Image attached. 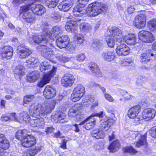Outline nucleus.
I'll return each instance as SVG.
<instances>
[{"mask_svg":"<svg viewBox=\"0 0 156 156\" xmlns=\"http://www.w3.org/2000/svg\"><path fill=\"white\" fill-rule=\"evenodd\" d=\"M21 7L20 8V13H23V18L25 22L32 24L34 23L36 20L35 16L32 12H29L30 10L24 11L21 12Z\"/></svg>","mask_w":156,"mask_h":156,"instance_id":"6ab92c4d","label":"nucleus"},{"mask_svg":"<svg viewBox=\"0 0 156 156\" xmlns=\"http://www.w3.org/2000/svg\"><path fill=\"white\" fill-rule=\"evenodd\" d=\"M104 96L105 98L108 101L110 102H113L114 99L112 96L109 94L105 93Z\"/></svg>","mask_w":156,"mask_h":156,"instance_id":"4d7b16f0","label":"nucleus"},{"mask_svg":"<svg viewBox=\"0 0 156 156\" xmlns=\"http://www.w3.org/2000/svg\"><path fill=\"white\" fill-rule=\"evenodd\" d=\"M101 44L100 43L99 40L97 39L94 40L93 43L92 44V47L95 50H98L101 48Z\"/></svg>","mask_w":156,"mask_h":156,"instance_id":"a18cd8bd","label":"nucleus"},{"mask_svg":"<svg viewBox=\"0 0 156 156\" xmlns=\"http://www.w3.org/2000/svg\"><path fill=\"white\" fill-rule=\"evenodd\" d=\"M26 0H14L13 2L16 5H19L20 4H22Z\"/></svg>","mask_w":156,"mask_h":156,"instance_id":"0e129e2a","label":"nucleus"},{"mask_svg":"<svg viewBox=\"0 0 156 156\" xmlns=\"http://www.w3.org/2000/svg\"><path fill=\"white\" fill-rule=\"evenodd\" d=\"M40 76L39 72L38 71H34L29 74L27 79L29 82L33 83L37 80Z\"/></svg>","mask_w":156,"mask_h":156,"instance_id":"7c9ffc66","label":"nucleus"},{"mask_svg":"<svg viewBox=\"0 0 156 156\" xmlns=\"http://www.w3.org/2000/svg\"><path fill=\"white\" fill-rule=\"evenodd\" d=\"M28 135L27 130H19L17 132L16 134V137L17 139L23 141Z\"/></svg>","mask_w":156,"mask_h":156,"instance_id":"473e14b6","label":"nucleus"},{"mask_svg":"<svg viewBox=\"0 0 156 156\" xmlns=\"http://www.w3.org/2000/svg\"><path fill=\"white\" fill-rule=\"evenodd\" d=\"M72 6V4L68 1L60 3L58 6V9L61 11H68Z\"/></svg>","mask_w":156,"mask_h":156,"instance_id":"72a5a7b5","label":"nucleus"},{"mask_svg":"<svg viewBox=\"0 0 156 156\" xmlns=\"http://www.w3.org/2000/svg\"><path fill=\"white\" fill-rule=\"evenodd\" d=\"M56 58L60 61L65 62L68 61V58L65 56H63L61 54H58L57 55Z\"/></svg>","mask_w":156,"mask_h":156,"instance_id":"09e8293b","label":"nucleus"},{"mask_svg":"<svg viewBox=\"0 0 156 156\" xmlns=\"http://www.w3.org/2000/svg\"><path fill=\"white\" fill-rule=\"evenodd\" d=\"M94 101V97L91 95H88L82 99V104L83 105L88 107L90 105L91 108H94L97 106L98 102L97 101Z\"/></svg>","mask_w":156,"mask_h":156,"instance_id":"ddd939ff","label":"nucleus"},{"mask_svg":"<svg viewBox=\"0 0 156 156\" xmlns=\"http://www.w3.org/2000/svg\"><path fill=\"white\" fill-rule=\"evenodd\" d=\"M53 13L51 16V18L53 19V20L55 22H57L60 20L61 18L60 15L56 13Z\"/></svg>","mask_w":156,"mask_h":156,"instance_id":"864d4df0","label":"nucleus"},{"mask_svg":"<svg viewBox=\"0 0 156 156\" xmlns=\"http://www.w3.org/2000/svg\"><path fill=\"white\" fill-rule=\"evenodd\" d=\"M130 50L129 48L123 42L120 43L116 49V53L119 56H126L128 55L129 53Z\"/></svg>","mask_w":156,"mask_h":156,"instance_id":"4468645a","label":"nucleus"},{"mask_svg":"<svg viewBox=\"0 0 156 156\" xmlns=\"http://www.w3.org/2000/svg\"><path fill=\"white\" fill-rule=\"evenodd\" d=\"M16 118L17 120H16V121H25V122L29 121L30 117L27 114V112L23 111L17 115L16 114Z\"/></svg>","mask_w":156,"mask_h":156,"instance_id":"c85d7f7f","label":"nucleus"},{"mask_svg":"<svg viewBox=\"0 0 156 156\" xmlns=\"http://www.w3.org/2000/svg\"><path fill=\"white\" fill-rule=\"evenodd\" d=\"M74 39L77 43L81 44L84 41V36L81 34H78L75 36Z\"/></svg>","mask_w":156,"mask_h":156,"instance_id":"c03bdc74","label":"nucleus"},{"mask_svg":"<svg viewBox=\"0 0 156 156\" xmlns=\"http://www.w3.org/2000/svg\"><path fill=\"white\" fill-rule=\"evenodd\" d=\"M24 69L23 66L20 65L17 66L14 71V73L20 76L24 74Z\"/></svg>","mask_w":156,"mask_h":156,"instance_id":"a19ab883","label":"nucleus"},{"mask_svg":"<svg viewBox=\"0 0 156 156\" xmlns=\"http://www.w3.org/2000/svg\"><path fill=\"white\" fill-rule=\"evenodd\" d=\"M66 50L69 53H73L75 50V45L70 44L66 48Z\"/></svg>","mask_w":156,"mask_h":156,"instance_id":"8fccbe9b","label":"nucleus"},{"mask_svg":"<svg viewBox=\"0 0 156 156\" xmlns=\"http://www.w3.org/2000/svg\"><path fill=\"white\" fill-rule=\"evenodd\" d=\"M106 110L108 112L111 113V116L112 118H111L110 117H108L106 116L107 117H108L109 119H112L114 118H115V120L113 123H114L115 122L116 120V119L114 117V114L113 113L114 111L113 109L111 108H106Z\"/></svg>","mask_w":156,"mask_h":156,"instance_id":"5fc2aeb1","label":"nucleus"},{"mask_svg":"<svg viewBox=\"0 0 156 156\" xmlns=\"http://www.w3.org/2000/svg\"><path fill=\"white\" fill-rule=\"evenodd\" d=\"M18 56L21 58L27 57L32 53L30 50L25 46H19L17 50Z\"/></svg>","mask_w":156,"mask_h":156,"instance_id":"2eb2a0df","label":"nucleus"},{"mask_svg":"<svg viewBox=\"0 0 156 156\" xmlns=\"http://www.w3.org/2000/svg\"><path fill=\"white\" fill-rule=\"evenodd\" d=\"M91 72L96 76L101 77L102 74L99 69L97 65L94 62H91L89 66Z\"/></svg>","mask_w":156,"mask_h":156,"instance_id":"c756f323","label":"nucleus"},{"mask_svg":"<svg viewBox=\"0 0 156 156\" xmlns=\"http://www.w3.org/2000/svg\"><path fill=\"white\" fill-rule=\"evenodd\" d=\"M123 150L124 152L128 153L131 154H135L137 152V151L131 146L126 147H124L123 148Z\"/></svg>","mask_w":156,"mask_h":156,"instance_id":"49530a36","label":"nucleus"},{"mask_svg":"<svg viewBox=\"0 0 156 156\" xmlns=\"http://www.w3.org/2000/svg\"><path fill=\"white\" fill-rule=\"evenodd\" d=\"M51 66L47 62H43L41 63L40 66V70L43 73H46L44 74L42 79L38 81L37 83L38 87H42L48 83L51 78L55 74L56 68L53 66L51 70Z\"/></svg>","mask_w":156,"mask_h":156,"instance_id":"39448f33","label":"nucleus"},{"mask_svg":"<svg viewBox=\"0 0 156 156\" xmlns=\"http://www.w3.org/2000/svg\"><path fill=\"white\" fill-rule=\"evenodd\" d=\"M148 27L151 31H156V19L149 21L147 23Z\"/></svg>","mask_w":156,"mask_h":156,"instance_id":"ea45409f","label":"nucleus"},{"mask_svg":"<svg viewBox=\"0 0 156 156\" xmlns=\"http://www.w3.org/2000/svg\"><path fill=\"white\" fill-rule=\"evenodd\" d=\"M86 58V55L84 54L80 53L77 55L76 57V59L79 62H82Z\"/></svg>","mask_w":156,"mask_h":156,"instance_id":"6e6d98bb","label":"nucleus"},{"mask_svg":"<svg viewBox=\"0 0 156 156\" xmlns=\"http://www.w3.org/2000/svg\"><path fill=\"white\" fill-rule=\"evenodd\" d=\"M139 39L142 42L151 43L154 40L153 35L150 32L146 30H142L138 34Z\"/></svg>","mask_w":156,"mask_h":156,"instance_id":"9b49d317","label":"nucleus"},{"mask_svg":"<svg viewBox=\"0 0 156 156\" xmlns=\"http://www.w3.org/2000/svg\"><path fill=\"white\" fill-rule=\"evenodd\" d=\"M108 135L109 136V140L111 141L114 139V136L113 134V132L111 129V131H108Z\"/></svg>","mask_w":156,"mask_h":156,"instance_id":"bf43d9fd","label":"nucleus"},{"mask_svg":"<svg viewBox=\"0 0 156 156\" xmlns=\"http://www.w3.org/2000/svg\"><path fill=\"white\" fill-rule=\"evenodd\" d=\"M38 64V59L35 57H32L27 61L25 65L29 68H33L37 66Z\"/></svg>","mask_w":156,"mask_h":156,"instance_id":"f704fd0d","label":"nucleus"},{"mask_svg":"<svg viewBox=\"0 0 156 156\" xmlns=\"http://www.w3.org/2000/svg\"><path fill=\"white\" fill-rule=\"evenodd\" d=\"M156 112L155 110L152 108L145 109L143 111L141 115H139L138 119L140 120H150L154 118Z\"/></svg>","mask_w":156,"mask_h":156,"instance_id":"9d476101","label":"nucleus"},{"mask_svg":"<svg viewBox=\"0 0 156 156\" xmlns=\"http://www.w3.org/2000/svg\"><path fill=\"white\" fill-rule=\"evenodd\" d=\"M102 56L103 58L108 61H111L115 57V53L113 51H106L103 52Z\"/></svg>","mask_w":156,"mask_h":156,"instance_id":"2f4dec72","label":"nucleus"},{"mask_svg":"<svg viewBox=\"0 0 156 156\" xmlns=\"http://www.w3.org/2000/svg\"><path fill=\"white\" fill-rule=\"evenodd\" d=\"M154 54L152 50H146L140 55V60L142 62L146 63L150 61L152 58L154 57Z\"/></svg>","mask_w":156,"mask_h":156,"instance_id":"a211bd4d","label":"nucleus"},{"mask_svg":"<svg viewBox=\"0 0 156 156\" xmlns=\"http://www.w3.org/2000/svg\"><path fill=\"white\" fill-rule=\"evenodd\" d=\"M135 9L134 7L133 6H131L129 7L128 9V12L129 14H131L134 11Z\"/></svg>","mask_w":156,"mask_h":156,"instance_id":"69168bd1","label":"nucleus"},{"mask_svg":"<svg viewBox=\"0 0 156 156\" xmlns=\"http://www.w3.org/2000/svg\"><path fill=\"white\" fill-rule=\"evenodd\" d=\"M110 35L106 38V41L108 46L110 48H113L116 42L122 43V32L119 28L115 27H112L108 29Z\"/></svg>","mask_w":156,"mask_h":156,"instance_id":"423d86ee","label":"nucleus"},{"mask_svg":"<svg viewBox=\"0 0 156 156\" xmlns=\"http://www.w3.org/2000/svg\"><path fill=\"white\" fill-rule=\"evenodd\" d=\"M1 120L2 121L9 122L11 121H15L17 120L16 118V113H12L10 115V116H8L5 115H2V116Z\"/></svg>","mask_w":156,"mask_h":156,"instance_id":"58836bf2","label":"nucleus"},{"mask_svg":"<svg viewBox=\"0 0 156 156\" xmlns=\"http://www.w3.org/2000/svg\"><path fill=\"white\" fill-rule=\"evenodd\" d=\"M82 104H81L80 103H76L73 105L70 108L68 112L69 116L73 117L76 115V118H78V121H79L80 119H82L83 117V115H80L79 114H78V112H79L80 110L82 108Z\"/></svg>","mask_w":156,"mask_h":156,"instance_id":"1a4fd4ad","label":"nucleus"},{"mask_svg":"<svg viewBox=\"0 0 156 156\" xmlns=\"http://www.w3.org/2000/svg\"><path fill=\"white\" fill-rule=\"evenodd\" d=\"M148 133L152 137L156 138V126L152 128L148 131Z\"/></svg>","mask_w":156,"mask_h":156,"instance_id":"603ef678","label":"nucleus"},{"mask_svg":"<svg viewBox=\"0 0 156 156\" xmlns=\"http://www.w3.org/2000/svg\"><path fill=\"white\" fill-rule=\"evenodd\" d=\"M69 39L67 35H62L57 39L56 44L60 48H65L69 44Z\"/></svg>","mask_w":156,"mask_h":156,"instance_id":"412c9836","label":"nucleus"},{"mask_svg":"<svg viewBox=\"0 0 156 156\" xmlns=\"http://www.w3.org/2000/svg\"><path fill=\"white\" fill-rule=\"evenodd\" d=\"M22 142V145L26 147H29L34 145L36 144V139L35 137L29 134L26 138Z\"/></svg>","mask_w":156,"mask_h":156,"instance_id":"a878e982","label":"nucleus"},{"mask_svg":"<svg viewBox=\"0 0 156 156\" xmlns=\"http://www.w3.org/2000/svg\"><path fill=\"white\" fill-rule=\"evenodd\" d=\"M65 114L60 111L54 113L51 116L52 121L55 122L64 123L66 121Z\"/></svg>","mask_w":156,"mask_h":156,"instance_id":"4be33fe9","label":"nucleus"},{"mask_svg":"<svg viewBox=\"0 0 156 156\" xmlns=\"http://www.w3.org/2000/svg\"><path fill=\"white\" fill-rule=\"evenodd\" d=\"M13 51L12 47L10 46H5L1 50V55L3 58L8 59L12 57Z\"/></svg>","mask_w":156,"mask_h":156,"instance_id":"aec40b11","label":"nucleus"},{"mask_svg":"<svg viewBox=\"0 0 156 156\" xmlns=\"http://www.w3.org/2000/svg\"><path fill=\"white\" fill-rule=\"evenodd\" d=\"M56 104L55 101L44 102L42 104L35 102L31 105L29 108V112L32 117L30 120V125L37 129H43L45 124L44 119L39 118L41 115L49 113L54 109Z\"/></svg>","mask_w":156,"mask_h":156,"instance_id":"7ed1b4c3","label":"nucleus"},{"mask_svg":"<svg viewBox=\"0 0 156 156\" xmlns=\"http://www.w3.org/2000/svg\"><path fill=\"white\" fill-rule=\"evenodd\" d=\"M102 127L104 128L103 129H98L93 130L91 135L93 137L97 139H103L105 136V134L108 133V131H111V126H108L107 125H104Z\"/></svg>","mask_w":156,"mask_h":156,"instance_id":"f8f14e48","label":"nucleus"},{"mask_svg":"<svg viewBox=\"0 0 156 156\" xmlns=\"http://www.w3.org/2000/svg\"><path fill=\"white\" fill-rule=\"evenodd\" d=\"M85 91L84 87L80 84H78L73 91L71 99L73 102L80 100L83 96Z\"/></svg>","mask_w":156,"mask_h":156,"instance_id":"6e6552de","label":"nucleus"},{"mask_svg":"<svg viewBox=\"0 0 156 156\" xmlns=\"http://www.w3.org/2000/svg\"><path fill=\"white\" fill-rule=\"evenodd\" d=\"M34 100V96L33 95H29L25 96L23 99L24 104H27L31 102Z\"/></svg>","mask_w":156,"mask_h":156,"instance_id":"de8ad7c7","label":"nucleus"},{"mask_svg":"<svg viewBox=\"0 0 156 156\" xmlns=\"http://www.w3.org/2000/svg\"><path fill=\"white\" fill-rule=\"evenodd\" d=\"M122 38H123L122 42L124 43L125 41L128 44L134 45L136 42V37L133 34L126 35L122 33Z\"/></svg>","mask_w":156,"mask_h":156,"instance_id":"5701e85b","label":"nucleus"},{"mask_svg":"<svg viewBox=\"0 0 156 156\" xmlns=\"http://www.w3.org/2000/svg\"><path fill=\"white\" fill-rule=\"evenodd\" d=\"M147 133H146L143 135H142L140 132H136L134 133V135L136 137L139 136L140 138L136 143V147H140V146L146 145L147 143L146 137Z\"/></svg>","mask_w":156,"mask_h":156,"instance_id":"cd10ccee","label":"nucleus"},{"mask_svg":"<svg viewBox=\"0 0 156 156\" xmlns=\"http://www.w3.org/2000/svg\"><path fill=\"white\" fill-rule=\"evenodd\" d=\"M66 140L65 139L63 140L62 143L60 146V147L63 149H66Z\"/></svg>","mask_w":156,"mask_h":156,"instance_id":"052dcab7","label":"nucleus"},{"mask_svg":"<svg viewBox=\"0 0 156 156\" xmlns=\"http://www.w3.org/2000/svg\"><path fill=\"white\" fill-rule=\"evenodd\" d=\"M89 87H98L99 88H100L101 87V86L97 83H96L94 82H90L89 83Z\"/></svg>","mask_w":156,"mask_h":156,"instance_id":"13d9d810","label":"nucleus"},{"mask_svg":"<svg viewBox=\"0 0 156 156\" xmlns=\"http://www.w3.org/2000/svg\"><path fill=\"white\" fill-rule=\"evenodd\" d=\"M31 10L34 14L41 15L45 12L44 7L41 4H30L21 7V12L24 11Z\"/></svg>","mask_w":156,"mask_h":156,"instance_id":"0eeeda50","label":"nucleus"},{"mask_svg":"<svg viewBox=\"0 0 156 156\" xmlns=\"http://www.w3.org/2000/svg\"><path fill=\"white\" fill-rule=\"evenodd\" d=\"M140 111V107L136 105L130 108L128 112V116L131 119H134L138 116Z\"/></svg>","mask_w":156,"mask_h":156,"instance_id":"bb28decb","label":"nucleus"},{"mask_svg":"<svg viewBox=\"0 0 156 156\" xmlns=\"http://www.w3.org/2000/svg\"><path fill=\"white\" fill-rule=\"evenodd\" d=\"M54 135V136L57 138H61L64 137L59 131H58L57 133H55Z\"/></svg>","mask_w":156,"mask_h":156,"instance_id":"680f3d73","label":"nucleus"},{"mask_svg":"<svg viewBox=\"0 0 156 156\" xmlns=\"http://www.w3.org/2000/svg\"><path fill=\"white\" fill-rule=\"evenodd\" d=\"M77 1L80 4L84 5L87 3L89 0H77Z\"/></svg>","mask_w":156,"mask_h":156,"instance_id":"338daca9","label":"nucleus"},{"mask_svg":"<svg viewBox=\"0 0 156 156\" xmlns=\"http://www.w3.org/2000/svg\"><path fill=\"white\" fill-rule=\"evenodd\" d=\"M120 92L121 93H125L124 95L122 94V95H124V99L126 100H128L132 99L133 97L130 94L128 93H125L124 91L122 90H120Z\"/></svg>","mask_w":156,"mask_h":156,"instance_id":"3c124183","label":"nucleus"},{"mask_svg":"<svg viewBox=\"0 0 156 156\" xmlns=\"http://www.w3.org/2000/svg\"><path fill=\"white\" fill-rule=\"evenodd\" d=\"M95 116L99 117L101 126L107 125L108 126H111L115 120L114 118L112 119H109L105 115V112L103 111L99 113L92 114L87 118L79 124V125H82L83 127L86 130H89L94 128L96 123V121L94 118Z\"/></svg>","mask_w":156,"mask_h":156,"instance_id":"20e7f679","label":"nucleus"},{"mask_svg":"<svg viewBox=\"0 0 156 156\" xmlns=\"http://www.w3.org/2000/svg\"><path fill=\"white\" fill-rule=\"evenodd\" d=\"M75 78L71 74H65L62 77L61 83L62 86L69 87L72 86L74 82Z\"/></svg>","mask_w":156,"mask_h":156,"instance_id":"dca6fc26","label":"nucleus"},{"mask_svg":"<svg viewBox=\"0 0 156 156\" xmlns=\"http://www.w3.org/2000/svg\"><path fill=\"white\" fill-rule=\"evenodd\" d=\"M40 27L43 30L42 34H35L32 37H30L29 40H33L35 43L39 44L37 48L41 52L43 56L48 59L51 58L54 55V48L52 43L56 37L60 36L62 33V28L60 26L55 27L52 28L51 33L49 26L46 22L43 23Z\"/></svg>","mask_w":156,"mask_h":156,"instance_id":"f257e3e1","label":"nucleus"},{"mask_svg":"<svg viewBox=\"0 0 156 156\" xmlns=\"http://www.w3.org/2000/svg\"><path fill=\"white\" fill-rule=\"evenodd\" d=\"M146 17L144 14H140L135 18V22L136 27L139 28H144L146 24Z\"/></svg>","mask_w":156,"mask_h":156,"instance_id":"393cba45","label":"nucleus"},{"mask_svg":"<svg viewBox=\"0 0 156 156\" xmlns=\"http://www.w3.org/2000/svg\"><path fill=\"white\" fill-rule=\"evenodd\" d=\"M107 9L108 7L105 4L97 2L90 4L86 10L77 6L74 7L73 12L75 16L79 17L73 18L72 20L67 22L65 25V29L67 31L75 33L76 32V26L80 25V21L82 20L81 18L83 13L86 12L88 16H95L102 12H105Z\"/></svg>","mask_w":156,"mask_h":156,"instance_id":"f03ea898","label":"nucleus"},{"mask_svg":"<svg viewBox=\"0 0 156 156\" xmlns=\"http://www.w3.org/2000/svg\"><path fill=\"white\" fill-rule=\"evenodd\" d=\"M54 129L52 127H48L45 129V132L48 134L49 133H52Z\"/></svg>","mask_w":156,"mask_h":156,"instance_id":"e2e57ef3","label":"nucleus"},{"mask_svg":"<svg viewBox=\"0 0 156 156\" xmlns=\"http://www.w3.org/2000/svg\"><path fill=\"white\" fill-rule=\"evenodd\" d=\"M37 151L34 148L29 149L23 153V156H34L37 154Z\"/></svg>","mask_w":156,"mask_h":156,"instance_id":"79ce46f5","label":"nucleus"},{"mask_svg":"<svg viewBox=\"0 0 156 156\" xmlns=\"http://www.w3.org/2000/svg\"><path fill=\"white\" fill-rule=\"evenodd\" d=\"M146 0H135V3L136 4H141V2L147 4Z\"/></svg>","mask_w":156,"mask_h":156,"instance_id":"774afa93","label":"nucleus"},{"mask_svg":"<svg viewBox=\"0 0 156 156\" xmlns=\"http://www.w3.org/2000/svg\"><path fill=\"white\" fill-rule=\"evenodd\" d=\"M59 0H47L46 3L49 8H54L58 4Z\"/></svg>","mask_w":156,"mask_h":156,"instance_id":"37998d69","label":"nucleus"},{"mask_svg":"<svg viewBox=\"0 0 156 156\" xmlns=\"http://www.w3.org/2000/svg\"><path fill=\"white\" fill-rule=\"evenodd\" d=\"M81 21H80V29L83 31L88 32L91 30V27L90 25L87 23H82L83 20L81 19Z\"/></svg>","mask_w":156,"mask_h":156,"instance_id":"4c0bfd02","label":"nucleus"},{"mask_svg":"<svg viewBox=\"0 0 156 156\" xmlns=\"http://www.w3.org/2000/svg\"><path fill=\"white\" fill-rule=\"evenodd\" d=\"M56 94L55 90L52 86L50 85L46 86L43 91L44 95L46 99H50L54 97Z\"/></svg>","mask_w":156,"mask_h":156,"instance_id":"b1692460","label":"nucleus"},{"mask_svg":"<svg viewBox=\"0 0 156 156\" xmlns=\"http://www.w3.org/2000/svg\"><path fill=\"white\" fill-rule=\"evenodd\" d=\"M119 146L120 144L118 140H116L110 144L108 148L111 152H113L118 150Z\"/></svg>","mask_w":156,"mask_h":156,"instance_id":"c9c22d12","label":"nucleus"},{"mask_svg":"<svg viewBox=\"0 0 156 156\" xmlns=\"http://www.w3.org/2000/svg\"><path fill=\"white\" fill-rule=\"evenodd\" d=\"M9 147V144L8 140L6 138L4 135L0 134V155L2 156L4 154V150H6Z\"/></svg>","mask_w":156,"mask_h":156,"instance_id":"f3484780","label":"nucleus"},{"mask_svg":"<svg viewBox=\"0 0 156 156\" xmlns=\"http://www.w3.org/2000/svg\"><path fill=\"white\" fill-rule=\"evenodd\" d=\"M121 65L122 66H132L131 69H133L135 66L133 60L131 58H128L126 60H123L121 61Z\"/></svg>","mask_w":156,"mask_h":156,"instance_id":"e433bc0d","label":"nucleus"}]
</instances>
